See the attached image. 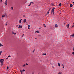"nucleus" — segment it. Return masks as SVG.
<instances>
[{"instance_id":"nucleus-41","label":"nucleus","mask_w":74,"mask_h":74,"mask_svg":"<svg viewBox=\"0 0 74 74\" xmlns=\"http://www.w3.org/2000/svg\"><path fill=\"white\" fill-rule=\"evenodd\" d=\"M44 27H46V25H44Z\"/></svg>"},{"instance_id":"nucleus-15","label":"nucleus","mask_w":74,"mask_h":74,"mask_svg":"<svg viewBox=\"0 0 74 74\" xmlns=\"http://www.w3.org/2000/svg\"><path fill=\"white\" fill-rule=\"evenodd\" d=\"M1 46L3 47V45H1V43H0V47H1Z\"/></svg>"},{"instance_id":"nucleus-38","label":"nucleus","mask_w":74,"mask_h":74,"mask_svg":"<svg viewBox=\"0 0 74 74\" xmlns=\"http://www.w3.org/2000/svg\"><path fill=\"white\" fill-rule=\"evenodd\" d=\"M25 65H28V64H27L26 63Z\"/></svg>"},{"instance_id":"nucleus-45","label":"nucleus","mask_w":74,"mask_h":74,"mask_svg":"<svg viewBox=\"0 0 74 74\" xmlns=\"http://www.w3.org/2000/svg\"><path fill=\"white\" fill-rule=\"evenodd\" d=\"M16 27H17V26H18V25H16Z\"/></svg>"},{"instance_id":"nucleus-28","label":"nucleus","mask_w":74,"mask_h":74,"mask_svg":"<svg viewBox=\"0 0 74 74\" xmlns=\"http://www.w3.org/2000/svg\"><path fill=\"white\" fill-rule=\"evenodd\" d=\"M10 57H11V56H8V58H9V57L10 58Z\"/></svg>"},{"instance_id":"nucleus-3","label":"nucleus","mask_w":74,"mask_h":74,"mask_svg":"<svg viewBox=\"0 0 74 74\" xmlns=\"http://www.w3.org/2000/svg\"><path fill=\"white\" fill-rule=\"evenodd\" d=\"M70 37H74V34L73 33L72 35L70 36Z\"/></svg>"},{"instance_id":"nucleus-43","label":"nucleus","mask_w":74,"mask_h":74,"mask_svg":"<svg viewBox=\"0 0 74 74\" xmlns=\"http://www.w3.org/2000/svg\"><path fill=\"white\" fill-rule=\"evenodd\" d=\"M72 3H73V4H74V2H73Z\"/></svg>"},{"instance_id":"nucleus-26","label":"nucleus","mask_w":74,"mask_h":74,"mask_svg":"<svg viewBox=\"0 0 74 74\" xmlns=\"http://www.w3.org/2000/svg\"><path fill=\"white\" fill-rule=\"evenodd\" d=\"M72 54H73V55H74V52H72Z\"/></svg>"},{"instance_id":"nucleus-46","label":"nucleus","mask_w":74,"mask_h":74,"mask_svg":"<svg viewBox=\"0 0 74 74\" xmlns=\"http://www.w3.org/2000/svg\"><path fill=\"white\" fill-rule=\"evenodd\" d=\"M32 74H34V72H33Z\"/></svg>"},{"instance_id":"nucleus-49","label":"nucleus","mask_w":74,"mask_h":74,"mask_svg":"<svg viewBox=\"0 0 74 74\" xmlns=\"http://www.w3.org/2000/svg\"><path fill=\"white\" fill-rule=\"evenodd\" d=\"M64 65H63V64H62V66H64Z\"/></svg>"},{"instance_id":"nucleus-33","label":"nucleus","mask_w":74,"mask_h":74,"mask_svg":"<svg viewBox=\"0 0 74 74\" xmlns=\"http://www.w3.org/2000/svg\"><path fill=\"white\" fill-rule=\"evenodd\" d=\"M20 71H21V73H22V70H20Z\"/></svg>"},{"instance_id":"nucleus-30","label":"nucleus","mask_w":74,"mask_h":74,"mask_svg":"<svg viewBox=\"0 0 74 74\" xmlns=\"http://www.w3.org/2000/svg\"><path fill=\"white\" fill-rule=\"evenodd\" d=\"M28 27H30V25H28Z\"/></svg>"},{"instance_id":"nucleus-8","label":"nucleus","mask_w":74,"mask_h":74,"mask_svg":"<svg viewBox=\"0 0 74 74\" xmlns=\"http://www.w3.org/2000/svg\"><path fill=\"white\" fill-rule=\"evenodd\" d=\"M58 74H62V73L61 72H60L58 73Z\"/></svg>"},{"instance_id":"nucleus-27","label":"nucleus","mask_w":74,"mask_h":74,"mask_svg":"<svg viewBox=\"0 0 74 74\" xmlns=\"http://www.w3.org/2000/svg\"><path fill=\"white\" fill-rule=\"evenodd\" d=\"M43 26H45V24H43Z\"/></svg>"},{"instance_id":"nucleus-9","label":"nucleus","mask_w":74,"mask_h":74,"mask_svg":"<svg viewBox=\"0 0 74 74\" xmlns=\"http://www.w3.org/2000/svg\"><path fill=\"white\" fill-rule=\"evenodd\" d=\"M61 5H62V3H60L59 5V6H61Z\"/></svg>"},{"instance_id":"nucleus-23","label":"nucleus","mask_w":74,"mask_h":74,"mask_svg":"<svg viewBox=\"0 0 74 74\" xmlns=\"http://www.w3.org/2000/svg\"><path fill=\"white\" fill-rule=\"evenodd\" d=\"M13 7H11V9H12V10H13Z\"/></svg>"},{"instance_id":"nucleus-14","label":"nucleus","mask_w":74,"mask_h":74,"mask_svg":"<svg viewBox=\"0 0 74 74\" xmlns=\"http://www.w3.org/2000/svg\"><path fill=\"white\" fill-rule=\"evenodd\" d=\"M58 66H60V63H58Z\"/></svg>"},{"instance_id":"nucleus-5","label":"nucleus","mask_w":74,"mask_h":74,"mask_svg":"<svg viewBox=\"0 0 74 74\" xmlns=\"http://www.w3.org/2000/svg\"><path fill=\"white\" fill-rule=\"evenodd\" d=\"M55 27H58V25L57 24H56L55 25Z\"/></svg>"},{"instance_id":"nucleus-42","label":"nucleus","mask_w":74,"mask_h":74,"mask_svg":"<svg viewBox=\"0 0 74 74\" xmlns=\"http://www.w3.org/2000/svg\"><path fill=\"white\" fill-rule=\"evenodd\" d=\"M23 36H24V34H23Z\"/></svg>"},{"instance_id":"nucleus-18","label":"nucleus","mask_w":74,"mask_h":74,"mask_svg":"<svg viewBox=\"0 0 74 74\" xmlns=\"http://www.w3.org/2000/svg\"><path fill=\"white\" fill-rule=\"evenodd\" d=\"M1 53H2V51H0V56H1Z\"/></svg>"},{"instance_id":"nucleus-2","label":"nucleus","mask_w":74,"mask_h":74,"mask_svg":"<svg viewBox=\"0 0 74 74\" xmlns=\"http://www.w3.org/2000/svg\"><path fill=\"white\" fill-rule=\"evenodd\" d=\"M4 59H1L0 60V62L1 63H3L4 62Z\"/></svg>"},{"instance_id":"nucleus-54","label":"nucleus","mask_w":74,"mask_h":74,"mask_svg":"<svg viewBox=\"0 0 74 74\" xmlns=\"http://www.w3.org/2000/svg\"><path fill=\"white\" fill-rule=\"evenodd\" d=\"M64 25H65V23H64Z\"/></svg>"},{"instance_id":"nucleus-34","label":"nucleus","mask_w":74,"mask_h":74,"mask_svg":"<svg viewBox=\"0 0 74 74\" xmlns=\"http://www.w3.org/2000/svg\"><path fill=\"white\" fill-rule=\"evenodd\" d=\"M51 10V8H49V10Z\"/></svg>"},{"instance_id":"nucleus-22","label":"nucleus","mask_w":74,"mask_h":74,"mask_svg":"<svg viewBox=\"0 0 74 74\" xmlns=\"http://www.w3.org/2000/svg\"><path fill=\"white\" fill-rule=\"evenodd\" d=\"M25 66H26V65L25 64L23 65V67H25Z\"/></svg>"},{"instance_id":"nucleus-11","label":"nucleus","mask_w":74,"mask_h":74,"mask_svg":"<svg viewBox=\"0 0 74 74\" xmlns=\"http://www.w3.org/2000/svg\"><path fill=\"white\" fill-rule=\"evenodd\" d=\"M21 25H19V26L18 27V29H20V28H21Z\"/></svg>"},{"instance_id":"nucleus-6","label":"nucleus","mask_w":74,"mask_h":74,"mask_svg":"<svg viewBox=\"0 0 74 74\" xmlns=\"http://www.w3.org/2000/svg\"><path fill=\"white\" fill-rule=\"evenodd\" d=\"M5 5H7V0L5 1Z\"/></svg>"},{"instance_id":"nucleus-44","label":"nucleus","mask_w":74,"mask_h":74,"mask_svg":"<svg viewBox=\"0 0 74 74\" xmlns=\"http://www.w3.org/2000/svg\"><path fill=\"white\" fill-rule=\"evenodd\" d=\"M23 17H25V15H23Z\"/></svg>"},{"instance_id":"nucleus-21","label":"nucleus","mask_w":74,"mask_h":74,"mask_svg":"<svg viewBox=\"0 0 74 74\" xmlns=\"http://www.w3.org/2000/svg\"><path fill=\"white\" fill-rule=\"evenodd\" d=\"M2 65H3V62H1V65L2 66Z\"/></svg>"},{"instance_id":"nucleus-52","label":"nucleus","mask_w":74,"mask_h":74,"mask_svg":"<svg viewBox=\"0 0 74 74\" xmlns=\"http://www.w3.org/2000/svg\"><path fill=\"white\" fill-rule=\"evenodd\" d=\"M21 20H22V19H21Z\"/></svg>"},{"instance_id":"nucleus-12","label":"nucleus","mask_w":74,"mask_h":74,"mask_svg":"<svg viewBox=\"0 0 74 74\" xmlns=\"http://www.w3.org/2000/svg\"><path fill=\"white\" fill-rule=\"evenodd\" d=\"M4 17H5V15H2V18H4Z\"/></svg>"},{"instance_id":"nucleus-10","label":"nucleus","mask_w":74,"mask_h":74,"mask_svg":"<svg viewBox=\"0 0 74 74\" xmlns=\"http://www.w3.org/2000/svg\"><path fill=\"white\" fill-rule=\"evenodd\" d=\"M70 7H73V5L71 4H70Z\"/></svg>"},{"instance_id":"nucleus-37","label":"nucleus","mask_w":74,"mask_h":74,"mask_svg":"<svg viewBox=\"0 0 74 74\" xmlns=\"http://www.w3.org/2000/svg\"><path fill=\"white\" fill-rule=\"evenodd\" d=\"M14 34H15V35L16 34V33H14Z\"/></svg>"},{"instance_id":"nucleus-36","label":"nucleus","mask_w":74,"mask_h":74,"mask_svg":"<svg viewBox=\"0 0 74 74\" xmlns=\"http://www.w3.org/2000/svg\"><path fill=\"white\" fill-rule=\"evenodd\" d=\"M49 12H47V14H49Z\"/></svg>"},{"instance_id":"nucleus-13","label":"nucleus","mask_w":74,"mask_h":74,"mask_svg":"<svg viewBox=\"0 0 74 74\" xmlns=\"http://www.w3.org/2000/svg\"><path fill=\"white\" fill-rule=\"evenodd\" d=\"M36 33H39V32L38 31H36Z\"/></svg>"},{"instance_id":"nucleus-19","label":"nucleus","mask_w":74,"mask_h":74,"mask_svg":"<svg viewBox=\"0 0 74 74\" xmlns=\"http://www.w3.org/2000/svg\"><path fill=\"white\" fill-rule=\"evenodd\" d=\"M19 23H21V20H20L19 21Z\"/></svg>"},{"instance_id":"nucleus-31","label":"nucleus","mask_w":74,"mask_h":74,"mask_svg":"<svg viewBox=\"0 0 74 74\" xmlns=\"http://www.w3.org/2000/svg\"><path fill=\"white\" fill-rule=\"evenodd\" d=\"M23 71H25V69H23Z\"/></svg>"},{"instance_id":"nucleus-1","label":"nucleus","mask_w":74,"mask_h":74,"mask_svg":"<svg viewBox=\"0 0 74 74\" xmlns=\"http://www.w3.org/2000/svg\"><path fill=\"white\" fill-rule=\"evenodd\" d=\"M54 10H55V8H53L52 10L51 11V14H52V13H53V15H54Z\"/></svg>"},{"instance_id":"nucleus-50","label":"nucleus","mask_w":74,"mask_h":74,"mask_svg":"<svg viewBox=\"0 0 74 74\" xmlns=\"http://www.w3.org/2000/svg\"><path fill=\"white\" fill-rule=\"evenodd\" d=\"M2 1V0H1V2Z\"/></svg>"},{"instance_id":"nucleus-7","label":"nucleus","mask_w":74,"mask_h":74,"mask_svg":"<svg viewBox=\"0 0 74 74\" xmlns=\"http://www.w3.org/2000/svg\"><path fill=\"white\" fill-rule=\"evenodd\" d=\"M26 21H27L26 19H25L23 21L24 23H25V22H26Z\"/></svg>"},{"instance_id":"nucleus-35","label":"nucleus","mask_w":74,"mask_h":74,"mask_svg":"<svg viewBox=\"0 0 74 74\" xmlns=\"http://www.w3.org/2000/svg\"><path fill=\"white\" fill-rule=\"evenodd\" d=\"M64 66H63V68H64Z\"/></svg>"},{"instance_id":"nucleus-25","label":"nucleus","mask_w":74,"mask_h":74,"mask_svg":"<svg viewBox=\"0 0 74 74\" xmlns=\"http://www.w3.org/2000/svg\"><path fill=\"white\" fill-rule=\"evenodd\" d=\"M73 51H74V47H73Z\"/></svg>"},{"instance_id":"nucleus-32","label":"nucleus","mask_w":74,"mask_h":74,"mask_svg":"<svg viewBox=\"0 0 74 74\" xmlns=\"http://www.w3.org/2000/svg\"><path fill=\"white\" fill-rule=\"evenodd\" d=\"M28 29H30V27H28Z\"/></svg>"},{"instance_id":"nucleus-47","label":"nucleus","mask_w":74,"mask_h":74,"mask_svg":"<svg viewBox=\"0 0 74 74\" xmlns=\"http://www.w3.org/2000/svg\"><path fill=\"white\" fill-rule=\"evenodd\" d=\"M49 11H50V10H49L48 11V12H49Z\"/></svg>"},{"instance_id":"nucleus-24","label":"nucleus","mask_w":74,"mask_h":74,"mask_svg":"<svg viewBox=\"0 0 74 74\" xmlns=\"http://www.w3.org/2000/svg\"><path fill=\"white\" fill-rule=\"evenodd\" d=\"M31 3H30V4L28 5V6H30V5H31Z\"/></svg>"},{"instance_id":"nucleus-48","label":"nucleus","mask_w":74,"mask_h":74,"mask_svg":"<svg viewBox=\"0 0 74 74\" xmlns=\"http://www.w3.org/2000/svg\"><path fill=\"white\" fill-rule=\"evenodd\" d=\"M21 27L22 28V26H21Z\"/></svg>"},{"instance_id":"nucleus-53","label":"nucleus","mask_w":74,"mask_h":74,"mask_svg":"<svg viewBox=\"0 0 74 74\" xmlns=\"http://www.w3.org/2000/svg\"><path fill=\"white\" fill-rule=\"evenodd\" d=\"M6 25H7V24H6Z\"/></svg>"},{"instance_id":"nucleus-16","label":"nucleus","mask_w":74,"mask_h":74,"mask_svg":"<svg viewBox=\"0 0 74 74\" xmlns=\"http://www.w3.org/2000/svg\"><path fill=\"white\" fill-rule=\"evenodd\" d=\"M9 69V67L8 66H7V70H8Z\"/></svg>"},{"instance_id":"nucleus-29","label":"nucleus","mask_w":74,"mask_h":74,"mask_svg":"<svg viewBox=\"0 0 74 74\" xmlns=\"http://www.w3.org/2000/svg\"><path fill=\"white\" fill-rule=\"evenodd\" d=\"M74 27V25H73V26L71 27Z\"/></svg>"},{"instance_id":"nucleus-20","label":"nucleus","mask_w":74,"mask_h":74,"mask_svg":"<svg viewBox=\"0 0 74 74\" xmlns=\"http://www.w3.org/2000/svg\"><path fill=\"white\" fill-rule=\"evenodd\" d=\"M30 3H31V4H34V3H33V2H31Z\"/></svg>"},{"instance_id":"nucleus-17","label":"nucleus","mask_w":74,"mask_h":74,"mask_svg":"<svg viewBox=\"0 0 74 74\" xmlns=\"http://www.w3.org/2000/svg\"><path fill=\"white\" fill-rule=\"evenodd\" d=\"M47 55V54H46V53H43L42 54V55Z\"/></svg>"},{"instance_id":"nucleus-4","label":"nucleus","mask_w":74,"mask_h":74,"mask_svg":"<svg viewBox=\"0 0 74 74\" xmlns=\"http://www.w3.org/2000/svg\"><path fill=\"white\" fill-rule=\"evenodd\" d=\"M66 26L67 28H69V27L70 26V25H69V24H68L66 25Z\"/></svg>"},{"instance_id":"nucleus-40","label":"nucleus","mask_w":74,"mask_h":74,"mask_svg":"<svg viewBox=\"0 0 74 74\" xmlns=\"http://www.w3.org/2000/svg\"><path fill=\"white\" fill-rule=\"evenodd\" d=\"M6 59L7 60V59H8V58H6Z\"/></svg>"},{"instance_id":"nucleus-51","label":"nucleus","mask_w":74,"mask_h":74,"mask_svg":"<svg viewBox=\"0 0 74 74\" xmlns=\"http://www.w3.org/2000/svg\"><path fill=\"white\" fill-rule=\"evenodd\" d=\"M35 39H37V38H36Z\"/></svg>"},{"instance_id":"nucleus-39","label":"nucleus","mask_w":74,"mask_h":74,"mask_svg":"<svg viewBox=\"0 0 74 74\" xmlns=\"http://www.w3.org/2000/svg\"><path fill=\"white\" fill-rule=\"evenodd\" d=\"M14 32H12V34H14Z\"/></svg>"}]
</instances>
